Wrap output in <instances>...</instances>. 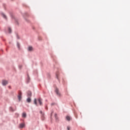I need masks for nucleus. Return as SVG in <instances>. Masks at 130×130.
<instances>
[{
    "instance_id": "nucleus-1",
    "label": "nucleus",
    "mask_w": 130,
    "mask_h": 130,
    "mask_svg": "<svg viewBox=\"0 0 130 130\" xmlns=\"http://www.w3.org/2000/svg\"><path fill=\"white\" fill-rule=\"evenodd\" d=\"M2 84L4 86H5V85H6L7 84H8V82L6 80H3L2 81Z\"/></svg>"
},
{
    "instance_id": "nucleus-2",
    "label": "nucleus",
    "mask_w": 130,
    "mask_h": 130,
    "mask_svg": "<svg viewBox=\"0 0 130 130\" xmlns=\"http://www.w3.org/2000/svg\"><path fill=\"white\" fill-rule=\"evenodd\" d=\"M18 99H19V101H20L22 99V93L21 92H20L19 93Z\"/></svg>"
},
{
    "instance_id": "nucleus-3",
    "label": "nucleus",
    "mask_w": 130,
    "mask_h": 130,
    "mask_svg": "<svg viewBox=\"0 0 130 130\" xmlns=\"http://www.w3.org/2000/svg\"><path fill=\"white\" fill-rule=\"evenodd\" d=\"M38 102H39V103H40V105L42 106L43 103H42V100L41 99H38Z\"/></svg>"
},
{
    "instance_id": "nucleus-4",
    "label": "nucleus",
    "mask_w": 130,
    "mask_h": 130,
    "mask_svg": "<svg viewBox=\"0 0 130 130\" xmlns=\"http://www.w3.org/2000/svg\"><path fill=\"white\" fill-rule=\"evenodd\" d=\"M24 126H25V124L23 123H21V124H20V125H19V128H23Z\"/></svg>"
},
{
    "instance_id": "nucleus-5",
    "label": "nucleus",
    "mask_w": 130,
    "mask_h": 130,
    "mask_svg": "<svg viewBox=\"0 0 130 130\" xmlns=\"http://www.w3.org/2000/svg\"><path fill=\"white\" fill-rule=\"evenodd\" d=\"M31 95H32V93L31 91H27V96H28V98L31 97Z\"/></svg>"
},
{
    "instance_id": "nucleus-6",
    "label": "nucleus",
    "mask_w": 130,
    "mask_h": 130,
    "mask_svg": "<svg viewBox=\"0 0 130 130\" xmlns=\"http://www.w3.org/2000/svg\"><path fill=\"white\" fill-rule=\"evenodd\" d=\"M71 119H72V118L70 116H67L66 117V120H67L68 121H70Z\"/></svg>"
},
{
    "instance_id": "nucleus-7",
    "label": "nucleus",
    "mask_w": 130,
    "mask_h": 130,
    "mask_svg": "<svg viewBox=\"0 0 130 130\" xmlns=\"http://www.w3.org/2000/svg\"><path fill=\"white\" fill-rule=\"evenodd\" d=\"M26 102H27V103H30L31 99L29 97H28V98H27V99H26Z\"/></svg>"
},
{
    "instance_id": "nucleus-8",
    "label": "nucleus",
    "mask_w": 130,
    "mask_h": 130,
    "mask_svg": "<svg viewBox=\"0 0 130 130\" xmlns=\"http://www.w3.org/2000/svg\"><path fill=\"white\" fill-rule=\"evenodd\" d=\"M34 103H35V105L38 106L37 100L36 99H35V100H34Z\"/></svg>"
},
{
    "instance_id": "nucleus-9",
    "label": "nucleus",
    "mask_w": 130,
    "mask_h": 130,
    "mask_svg": "<svg viewBox=\"0 0 130 130\" xmlns=\"http://www.w3.org/2000/svg\"><path fill=\"white\" fill-rule=\"evenodd\" d=\"M33 50V48L31 46L28 47V51H31Z\"/></svg>"
},
{
    "instance_id": "nucleus-10",
    "label": "nucleus",
    "mask_w": 130,
    "mask_h": 130,
    "mask_svg": "<svg viewBox=\"0 0 130 130\" xmlns=\"http://www.w3.org/2000/svg\"><path fill=\"white\" fill-rule=\"evenodd\" d=\"M26 117V114L25 113H22V117L25 118Z\"/></svg>"
},
{
    "instance_id": "nucleus-11",
    "label": "nucleus",
    "mask_w": 130,
    "mask_h": 130,
    "mask_svg": "<svg viewBox=\"0 0 130 130\" xmlns=\"http://www.w3.org/2000/svg\"><path fill=\"white\" fill-rule=\"evenodd\" d=\"M56 93L58 94V95H60V93L58 92V89L56 90Z\"/></svg>"
},
{
    "instance_id": "nucleus-12",
    "label": "nucleus",
    "mask_w": 130,
    "mask_h": 130,
    "mask_svg": "<svg viewBox=\"0 0 130 130\" xmlns=\"http://www.w3.org/2000/svg\"><path fill=\"white\" fill-rule=\"evenodd\" d=\"M2 15H3V16L4 18H5V19L7 18V17H6V16L5 15H4V14H3Z\"/></svg>"
},
{
    "instance_id": "nucleus-13",
    "label": "nucleus",
    "mask_w": 130,
    "mask_h": 130,
    "mask_svg": "<svg viewBox=\"0 0 130 130\" xmlns=\"http://www.w3.org/2000/svg\"><path fill=\"white\" fill-rule=\"evenodd\" d=\"M9 31L10 33H11L12 30H11V29L10 28H9Z\"/></svg>"
},
{
    "instance_id": "nucleus-14",
    "label": "nucleus",
    "mask_w": 130,
    "mask_h": 130,
    "mask_svg": "<svg viewBox=\"0 0 130 130\" xmlns=\"http://www.w3.org/2000/svg\"><path fill=\"white\" fill-rule=\"evenodd\" d=\"M67 129L70 130V126H67Z\"/></svg>"
},
{
    "instance_id": "nucleus-15",
    "label": "nucleus",
    "mask_w": 130,
    "mask_h": 130,
    "mask_svg": "<svg viewBox=\"0 0 130 130\" xmlns=\"http://www.w3.org/2000/svg\"><path fill=\"white\" fill-rule=\"evenodd\" d=\"M10 110H11V111H13V109H12V107L10 108Z\"/></svg>"
},
{
    "instance_id": "nucleus-16",
    "label": "nucleus",
    "mask_w": 130,
    "mask_h": 130,
    "mask_svg": "<svg viewBox=\"0 0 130 130\" xmlns=\"http://www.w3.org/2000/svg\"><path fill=\"white\" fill-rule=\"evenodd\" d=\"M57 115V114H55V116H56Z\"/></svg>"
},
{
    "instance_id": "nucleus-17",
    "label": "nucleus",
    "mask_w": 130,
    "mask_h": 130,
    "mask_svg": "<svg viewBox=\"0 0 130 130\" xmlns=\"http://www.w3.org/2000/svg\"><path fill=\"white\" fill-rule=\"evenodd\" d=\"M57 78H58V77L57 76Z\"/></svg>"
}]
</instances>
